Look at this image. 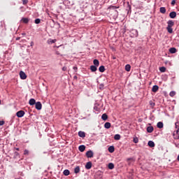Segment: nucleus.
<instances>
[{
  "mask_svg": "<svg viewBox=\"0 0 179 179\" xmlns=\"http://www.w3.org/2000/svg\"><path fill=\"white\" fill-rule=\"evenodd\" d=\"M24 110H19L16 113V115L18 118H22V117L24 116Z\"/></svg>",
  "mask_w": 179,
  "mask_h": 179,
  "instance_id": "nucleus-1",
  "label": "nucleus"
},
{
  "mask_svg": "<svg viewBox=\"0 0 179 179\" xmlns=\"http://www.w3.org/2000/svg\"><path fill=\"white\" fill-rule=\"evenodd\" d=\"M173 139L178 140L179 139V129H178L176 131H175L173 133Z\"/></svg>",
  "mask_w": 179,
  "mask_h": 179,
  "instance_id": "nucleus-2",
  "label": "nucleus"
},
{
  "mask_svg": "<svg viewBox=\"0 0 179 179\" xmlns=\"http://www.w3.org/2000/svg\"><path fill=\"white\" fill-rule=\"evenodd\" d=\"M20 79H22L23 80L27 78V76L26 75V73L22 71L20 72Z\"/></svg>",
  "mask_w": 179,
  "mask_h": 179,
  "instance_id": "nucleus-3",
  "label": "nucleus"
},
{
  "mask_svg": "<svg viewBox=\"0 0 179 179\" xmlns=\"http://www.w3.org/2000/svg\"><path fill=\"white\" fill-rule=\"evenodd\" d=\"M94 156V153H93V151H92V150H88L87 152H86V157L88 158V159H90L92 157H93Z\"/></svg>",
  "mask_w": 179,
  "mask_h": 179,
  "instance_id": "nucleus-4",
  "label": "nucleus"
},
{
  "mask_svg": "<svg viewBox=\"0 0 179 179\" xmlns=\"http://www.w3.org/2000/svg\"><path fill=\"white\" fill-rule=\"evenodd\" d=\"M35 108H36L38 110H41V108H43V105L41 104V102H36V103L35 104Z\"/></svg>",
  "mask_w": 179,
  "mask_h": 179,
  "instance_id": "nucleus-5",
  "label": "nucleus"
},
{
  "mask_svg": "<svg viewBox=\"0 0 179 179\" xmlns=\"http://www.w3.org/2000/svg\"><path fill=\"white\" fill-rule=\"evenodd\" d=\"M177 16V13H176V11H172L169 13V17H171V19H174L176 18Z\"/></svg>",
  "mask_w": 179,
  "mask_h": 179,
  "instance_id": "nucleus-6",
  "label": "nucleus"
},
{
  "mask_svg": "<svg viewBox=\"0 0 179 179\" xmlns=\"http://www.w3.org/2000/svg\"><path fill=\"white\" fill-rule=\"evenodd\" d=\"M153 131H155V128H153V126H149L147 127V132H148V134H152Z\"/></svg>",
  "mask_w": 179,
  "mask_h": 179,
  "instance_id": "nucleus-7",
  "label": "nucleus"
},
{
  "mask_svg": "<svg viewBox=\"0 0 179 179\" xmlns=\"http://www.w3.org/2000/svg\"><path fill=\"white\" fill-rule=\"evenodd\" d=\"M92 162H88L85 165V169L87 170H90V169H92Z\"/></svg>",
  "mask_w": 179,
  "mask_h": 179,
  "instance_id": "nucleus-8",
  "label": "nucleus"
},
{
  "mask_svg": "<svg viewBox=\"0 0 179 179\" xmlns=\"http://www.w3.org/2000/svg\"><path fill=\"white\" fill-rule=\"evenodd\" d=\"M94 66H99L100 65V62H99V59H94L93 61Z\"/></svg>",
  "mask_w": 179,
  "mask_h": 179,
  "instance_id": "nucleus-9",
  "label": "nucleus"
},
{
  "mask_svg": "<svg viewBox=\"0 0 179 179\" xmlns=\"http://www.w3.org/2000/svg\"><path fill=\"white\" fill-rule=\"evenodd\" d=\"M78 150L80 152H85V150H86V146H85V145H81L78 147Z\"/></svg>",
  "mask_w": 179,
  "mask_h": 179,
  "instance_id": "nucleus-10",
  "label": "nucleus"
},
{
  "mask_svg": "<svg viewBox=\"0 0 179 179\" xmlns=\"http://www.w3.org/2000/svg\"><path fill=\"white\" fill-rule=\"evenodd\" d=\"M78 136H80V138H85L86 136V133H85V131H80L78 132Z\"/></svg>",
  "mask_w": 179,
  "mask_h": 179,
  "instance_id": "nucleus-11",
  "label": "nucleus"
},
{
  "mask_svg": "<svg viewBox=\"0 0 179 179\" xmlns=\"http://www.w3.org/2000/svg\"><path fill=\"white\" fill-rule=\"evenodd\" d=\"M104 128H106V129H110V128H111V123L107 122L104 124Z\"/></svg>",
  "mask_w": 179,
  "mask_h": 179,
  "instance_id": "nucleus-12",
  "label": "nucleus"
},
{
  "mask_svg": "<svg viewBox=\"0 0 179 179\" xmlns=\"http://www.w3.org/2000/svg\"><path fill=\"white\" fill-rule=\"evenodd\" d=\"M56 42H57V39H51V38H50V39L48 40V44H49V45L54 44Z\"/></svg>",
  "mask_w": 179,
  "mask_h": 179,
  "instance_id": "nucleus-13",
  "label": "nucleus"
},
{
  "mask_svg": "<svg viewBox=\"0 0 179 179\" xmlns=\"http://www.w3.org/2000/svg\"><path fill=\"white\" fill-rule=\"evenodd\" d=\"M157 90H159V86L158 85H153L152 88V92H153V93H156V92H157Z\"/></svg>",
  "mask_w": 179,
  "mask_h": 179,
  "instance_id": "nucleus-14",
  "label": "nucleus"
},
{
  "mask_svg": "<svg viewBox=\"0 0 179 179\" xmlns=\"http://www.w3.org/2000/svg\"><path fill=\"white\" fill-rule=\"evenodd\" d=\"M108 150L110 153H114V151L115 150V148H114V146L110 145L108 148Z\"/></svg>",
  "mask_w": 179,
  "mask_h": 179,
  "instance_id": "nucleus-15",
  "label": "nucleus"
},
{
  "mask_svg": "<svg viewBox=\"0 0 179 179\" xmlns=\"http://www.w3.org/2000/svg\"><path fill=\"white\" fill-rule=\"evenodd\" d=\"M169 52L171 54H176L177 52V49L176 48H171L169 49Z\"/></svg>",
  "mask_w": 179,
  "mask_h": 179,
  "instance_id": "nucleus-16",
  "label": "nucleus"
},
{
  "mask_svg": "<svg viewBox=\"0 0 179 179\" xmlns=\"http://www.w3.org/2000/svg\"><path fill=\"white\" fill-rule=\"evenodd\" d=\"M36 99H29V104L30 106H34V104H36Z\"/></svg>",
  "mask_w": 179,
  "mask_h": 179,
  "instance_id": "nucleus-17",
  "label": "nucleus"
},
{
  "mask_svg": "<svg viewBox=\"0 0 179 179\" xmlns=\"http://www.w3.org/2000/svg\"><path fill=\"white\" fill-rule=\"evenodd\" d=\"M148 145L150 148H155V142H153V141H149Z\"/></svg>",
  "mask_w": 179,
  "mask_h": 179,
  "instance_id": "nucleus-18",
  "label": "nucleus"
},
{
  "mask_svg": "<svg viewBox=\"0 0 179 179\" xmlns=\"http://www.w3.org/2000/svg\"><path fill=\"white\" fill-rule=\"evenodd\" d=\"M108 119V116L107 115V114L103 113L101 116V120H103V121H107Z\"/></svg>",
  "mask_w": 179,
  "mask_h": 179,
  "instance_id": "nucleus-19",
  "label": "nucleus"
},
{
  "mask_svg": "<svg viewBox=\"0 0 179 179\" xmlns=\"http://www.w3.org/2000/svg\"><path fill=\"white\" fill-rule=\"evenodd\" d=\"M80 172V167L79 166H77L75 169H74V173L75 174H78V173Z\"/></svg>",
  "mask_w": 179,
  "mask_h": 179,
  "instance_id": "nucleus-20",
  "label": "nucleus"
},
{
  "mask_svg": "<svg viewBox=\"0 0 179 179\" xmlns=\"http://www.w3.org/2000/svg\"><path fill=\"white\" fill-rule=\"evenodd\" d=\"M90 71L92 72H96V71H97V66L94 65L90 66Z\"/></svg>",
  "mask_w": 179,
  "mask_h": 179,
  "instance_id": "nucleus-21",
  "label": "nucleus"
},
{
  "mask_svg": "<svg viewBox=\"0 0 179 179\" xmlns=\"http://www.w3.org/2000/svg\"><path fill=\"white\" fill-rule=\"evenodd\" d=\"M99 104L98 103H95L94 106V110L95 111H96L97 113H100V108H98Z\"/></svg>",
  "mask_w": 179,
  "mask_h": 179,
  "instance_id": "nucleus-22",
  "label": "nucleus"
},
{
  "mask_svg": "<svg viewBox=\"0 0 179 179\" xmlns=\"http://www.w3.org/2000/svg\"><path fill=\"white\" fill-rule=\"evenodd\" d=\"M63 174H64V176H69V174H71V171H69V169H65L63 171Z\"/></svg>",
  "mask_w": 179,
  "mask_h": 179,
  "instance_id": "nucleus-23",
  "label": "nucleus"
},
{
  "mask_svg": "<svg viewBox=\"0 0 179 179\" xmlns=\"http://www.w3.org/2000/svg\"><path fill=\"white\" fill-rule=\"evenodd\" d=\"M167 23H168V27H173V26H174V21L173 20H169Z\"/></svg>",
  "mask_w": 179,
  "mask_h": 179,
  "instance_id": "nucleus-24",
  "label": "nucleus"
},
{
  "mask_svg": "<svg viewBox=\"0 0 179 179\" xmlns=\"http://www.w3.org/2000/svg\"><path fill=\"white\" fill-rule=\"evenodd\" d=\"M157 128H159V129H162V128H163V127H164L163 122H159L157 124Z\"/></svg>",
  "mask_w": 179,
  "mask_h": 179,
  "instance_id": "nucleus-25",
  "label": "nucleus"
},
{
  "mask_svg": "<svg viewBox=\"0 0 179 179\" xmlns=\"http://www.w3.org/2000/svg\"><path fill=\"white\" fill-rule=\"evenodd\" d=\"M173 27H166V30L168 33H170V34H173Z\"/></svg>",
  "mask_w": 179,
  "mask_h": 179,
  "instance_id": "nucleus-26",
  "label": "nucleus"
},
{
  "mask_svg": "<svg viewBox=\"0 0 179 179\" xmlns=\"http://www.w3.org/2000/svg\"><path fill=\"white\" fill-rule=\"evenodd\" d=\"M115 141H120L121 139V135L120 134H115L114 136Z\"/></svg>",
  "mask_w": 179,
  "mask_h": 179,
  "instance_id": "nucleus-27",
  "label": "nucleus"
},
{
  "mask_svg": "<svg viewBox=\"0 0 179 179\" xmlns=\"http://www.w3.org/2000/svg\"><path fill=\"white\" fill-rule=\"evenodd\" d=\"M99 72H104L106 71V67H104V66H100L99 68Z\"/></svg>",
  "mask_w": 179,
  "mask_h": 179,
  "instance_id": "nucleus-28",
  "label": "nucleus"
},
{
  "mask_svg": "<svg viewBox=\"0 0 179 179\" xmlns=\"http://www.w3.org/2000/svg\"><path fill=\"white\" fill-rule=\"evenodd\" d=\"M132 34H134V37H138V31L136 29H133L131 31Z\"/></svg>",
  "mask_w": 179,
  "mask_h": 179,
  "instance_id": "nucleus-29",
  "label": "nucleus"
},
{
  "mask_svg": "<svg viewBox=\"0 0 179 179\" xmlns=\"http://www.w3.org/2000/svg\"><path fill=\"white\" fill-rule=\"evenodd\" d=\"M22 22L23 23H25V24H27V23H29V18L22 17Z\"/></svg>",
  "mask_w": 179,
  "mask_h": 179,
  "instance_id": "nucleus-30",
  "label": "nucleus"
},
{
  "mask_svg": "<svg viewBox=\"0 0 179 179\" xmlns=\"http://www.w3.org/2000/svg\"><path fill=\"white\" fill-rule=\"evenodd\" d=\"M125 71H127V72H129L131 71V65L127 64L125 66Z\"/></svg>",
  "mask_w": 179,
  "mask_h": 179,
  "instance_id": "nucleus-31",
  "label": "nucleus"
},
{
  "mask_svg": "<svg viewBox=\"0 0 179 179\" xmlns=\"http://www.w3.org/2000/svg\"><path fill=\"white\" fill-rule=\"evenodd\" d=\"M159 12H161V13H163V14L166 13V8L165 7H161L159 8Z\"/></svg>",
  "mask_w": 179,
  "mask_h": 179,
  "instance_id": "nucleus-32",
  "label": "nucleus"
},
{
  "mask_svg": "<svg viewBox=\"0 0 179 179\" xmlns=\"http://www.w3.org/2000/svg\"><path fill=\"white\" fill-rule=\"evenodd\" d=\"M108 167L109 170H113L114 169V164L109 163Z\"/></svg>",
  "mask_w": 179,
  "mask_h": 179,
  "instance_id": "nucleus-33",
  "label": "nucleus"
},
{
  "mask_svg": "<svg viewBox=\"0 0 179 179\" xmlns=\"http://www.w3.org/2000/svg\"><path fill=\"white\" fill-rule=\"evenodd\" d=\"M19 156H20V154H19L17 152L15 151L14 152L13 159H16V158L19 157Z\"/></svg>",
  "mask_w": 179,
  "mask_h": 179,
  "instance_id": "nucleus-34",
  "label": "nucleus"
},
{
  "mask_svg": "<svg viewBox=\"0 0 179 179\" xmlns=\"http://www.w3.org/2000/svg\"><path fill=\"white\" fill-rule=\"evenodd\" d=\"M169 96L171 97H174L176 96V91H171L170 93H169Z\"/></svg>",
  "mask_w": 179,
  "mask_h": 179,
  "instance_id": "nucleus-35",
  "label": "nucleus"
},
{
  "mask_svg": "<svg viewBox=\"0 0 179 179\" xmlns=\"http://www.w3.org/2000/svg\"><path fill=\"white\" fill-rule=\"evenodd\" d=\"M159 71H160V72H162V73L166 72V67H164V66L160 67Z\"/></svg>",
  "mask_w": 179,
  "mask_h": 179,
  "instance_id": "nucleus-36",
  "label": "nucleus"
},
{
  "mask_svg": "<svg viewBox=\"0 0 179 179\" xmlns=\"http://www.w3.org/2000/svg\"><path fill=\"white\" fill-rule=\"evenodd\" d=\"M133 142L134 143H138V142H139V138H138V137L134 138Z\"/></svg>",
  "mask_w": 179,
  "mask_h": 179,
  "instance_id": "nucleus-37",
  "label": "nucleus"
},
{
  "mask_svg": "<svg viewBox=\"0 0 179 179\" xmlns=\"http://www.w3.org/2000/svg\"><path fill=\"white\" fill-rule=\"evenodd\" d=\"M41 22V20H40V18H37L35 20L36 24H40Z\"/></svg>",
  "mask_w": 179,
  "mask_h": 179,
  "instance_id": "nucleus-38",
  "label": "nucleus"
},
{
  "mask_svg": "<svg viewBox=\"0 0 179 179\" xmlns=\"http://www.w3.org/2000/svg\"><path fill=\"white\" fill-rule=\"evenodd\" d=\"M127 10H128L129 12H131V5H129V3H127Z\"/></svg>",
  "mask_w": 179,
  "mask_h": 179,
  "instance_id": "nucleus-39",
  "label": "nucleus"
},
{
  "mask_svg": "<svg viewBox=\"0 0 179 179\" xmlns=\"http://www.w3.org/2000/svg\"><path fill=\"white\" fill-rule=\"evenodd\" d=\"M29 2V0H22L23 5H27V3Z\"/></svg>",
  "mask_w": 179,
  "mask_h": 179,
  "instance_id": "nucleus-40",
  "label": "nucleus"
},
{
  "mask_svg": "<svg viewBox=\"0 0 179 179\" xmlns=\"http://www.w3.org/2000/svg\"><path fill=\"white\" fill-rule=\"evenodd\" d=\"M74 72H78V66H75L73 67Z\"/></svg>",
  "mask_w": 179,
  "mask_h": 179,
  "instance_id": "nucleus-41",
  "label": "nucleus"
},
{
  "mask_svg": "<svg viewBox=\"0 0 179 179\" xmlns=\"http://www.w3.org/2000/svg\"><path fill=\"white\" fill-rule=\"evenodd\" d=\"M173 144L175 145L176 148H178V149H179V143L173 142Z\"/></svg>",
  "mask_w": 179,
  "mask_h": 179,
  "instance_id": "nucleus-42",
  "label": "nucleus"
},
{
  "mask_svg": "<svg viewBox=\"0 0 179 179\" xmlns=\"http://www.w3.org/2000/svg\"><path fill=\"white\" fill-rule=\"evenodd\" d=\"M3 124H5V121L1 120L0 121V127H2V125H3Z\"/></svg>",
  "mask_w": 179,
  "mask_h": 179,
  "instance_id": "nucleus-43",
  "label": "nucleus"
},
{
  "mask_svg": "<svg viewBox=\"0 0 179 179\" xmlns=\"http://www.w3.org/2000/svg\"><path fill=\"white\" fill-rule=\"evenodd\" d=\"M24 155H29V151H28V150H24Z\"/></svg>",
  "mask_w": 179,
  "mask_h": 179,
  "instance_id": "nucleus-44",
  "label": "nucleus"
},
{
  "mask_svg": "<svg viewBox=\"0 0 179 179\" xmlns=\"http://www.w3.org/2000/svg\"><path fill=\"white\" fill-rule=\"evenodd\" d=\"M120 7H117L116 6H111V8L112 9H118Z\"/></svg>",
  "mask_w": 179,
  "mask_h": 179,
  "instance_id": "nucleus-45",
  "label": "nucleus"
},
{
  "mask_svg": "<svg viewBox=\"0 0 179 179\" xmlns=\"http://www.w3.org/2000/svg\"><path fill=\"white\" fill-rule=\"evenodd\" d=\"M171 5H172L173 6H174L176 5V0H173V1H171Z\"/></svg>",
  "mask_w": 179,
  "mask_h": 179,
  "instance_id": "nucleus-46",
  "label": "nucleus"
},
{
  "mask_svg": "<svg viewBox=\"0 0 179 179\" xmlns=\"http://www.w3.org/2000/svg\"><path fill=\"white\" fill-rule=\"evenodd\" d=\"M110 48L112 49L113 51H115V48H114V46H110Z\"/></svg>",
  "mask_w": 179,
  "mask_h": 179,
  "instance_id": "nucleus-47",
  "label": "nucleus"
},
{
  "mask_svg": "<svg viewBox=\"0 0 179 179\" xmlns=\"http://www.w3.org/2000/svg\"><path fill=\"white\" fill-rule=\"evenodd\" d=\"M66 69H67L66 66L62 67V71H66Z\"/></svg>",
  "mask_w": 179,
  "mask_h": 179,
  "instance_id": "nucleus-48",
  "label": "nucleus"
},
{
  "mask_svg": "<svg viewBox=\"0 0 179 179\" xmlns=\"http://www.w3.org/2000/svg\"><path fill=\"white\" fill-rule=\"evenodd\" d=\"M129 160H134V158H127V161L129 162Z\"/></svg>",
  "mask_w": 179,
  "mask_h": 179,
  "instance_id": "nucleus-49",
  "label": "nucleus"
},
{
  "mask_svg": "<svg viewBox=\"0 0 179 179\" xmlns=\"http://www.w3.org/2000/svg\"><path fill=\"white\" fill-rule=\"evenodd\" d=\"M73 79H75L76 80H78V76H74Z\"/></svg>",
  "mask_w": 179,
  "mask_h": 179,
  "instance_id": "nucleus-50",
  "label": "nucleus"
},
{
  "mask_svg": "<svg viewBox=\"0 0 179 179\" xmlns=\"http://www.w3.org/2000/svg\"><path fill=\"white\" fill-rule=\"evenodd\" d=\"M15 150H17V151H20V149L19 148H14Z\"/></svg>",
  "mask_w": 179,
  "mask_h": 179,
  "instance_id": "nucleus-51",
  "label": "nucleus"
},
{
  "mask_svg": "<svg viewBox=\"0 0 179 179\" xmlns=\"http://www.w3.org/2000/svg\"><path fill=\"white\" fill-rule=\"evenodd\" d=\"M112 59H117V57H115V56H112Z\"/></svg>",
  "mask_w": 179,
  "mask_h": 179,
  "instance_id": "nucleus-52",
  "label": "nucleus"
},
{
  "mask_svg": "<svg viewBox=\"0 0 179 179\" xmlns=\"http://www.w3.org/2000/svg\"><path fill=\"white\" fill-rule=\"evenodd\" d=\"M15 40H16V41L20 40V37H17V38H15Z\"/></svg>",
  "mask_w": 179,
  "mask_h": 179,
  "instance_id": "nucleus-53",
  "label": "nucleus"
},
{
  "mask_svg": "<svg viewBox=\"0 0 179 179\" xmlns=\"http://www.w3.org/2000/svg\"><path fill=\"white\" fill-rule=\"evenodd\" d=\"M56 54H57V55H59V52L57 51Z\"/></svg>",
  "mask_w": 179,
  "mask_h": 179,
  "instance_id": "nucleus-54",
  "label": "nucleus"
},
{
  "mask_svg": "<svg viewBox=\"0 0 179 179\" xmlns=\"http://www.w3.org/2000/svg\"><path fill=\"white\" fill-rule=\"evenodd\" d=\"M168 62H169V61H166V62H165V64H167Z\"/></svg>",
  "mask_w": 179,
  "mask_h": 179,
  "instance_id": "nucleus-55",
  "label": "nucleus"
},
{
  "mask_svg": "<svg viewBox=\"0 0 179 179\" xmlns=\"http://www.w3.org/2000/svg\"><path fill=\"white\" fill-rule=\"evenodd\" d=\"M176 127H177V123H175Z\"/></svg>",
  "mask_w": 179,
  "mask_h": 179,
  "instance_id": "nucleus-56",
  "label": "nucleus"
},
{
  "mask_svg": "<svg viewBox=\"0 0 179 179\" xmlns=\"http://www.w3.org/2000/svg\"><path fill=\"white\" fill-rule=\"evenodd\" d=\"M26 34H22V36H24Z\"/></svg>",
  "mask_w": 179,
  "mask_h": 179,
  "instance_id": "nucleus-57",
  "label": "nucleus"
},
{
  "mask_svg": "<svg viewBox=\"0 0 179 179\" xmlns=\"http://www.w3.org/2000/svg\"><path fill=\"white\" fill-rule=\"evenodd\" d=\"M129 165H131V162H129Z\"/></svg>",
  "mask_w": 179,
  "mask_h": 179,
  "instance_id": "nucleus-58",
  "label": "nucleus"
},
{
  "mask_svg": "<svg viewBox=\"0 0 179 179\" xmlns=\"http://www.w3.org/2000/svg\"><path fill=\"white\" fill-rule=\"evenodd\" d=\"M57 48H59V46H57Z\"/></svg>",
  "mask_w": 179,
  "mask_h": 179,
  "instance_id": "nucleus-59",
  "label": "nucleus"
},
{
  "mask_svg": "<svg viewBox=\"0 0 179 179\" xmlns=\"http://www.w3.org/2000/svg\"><path fill=\"white\" fill-rule=\"evenodd\" d=\"M153 104V106H155V103H152Z\"/></svg>",
  "mask_w": 179,
  "mask_h": 179,
  "instance_id": "nucleus-60",
  "label": "nucleus"
},
{
  "mask_svg": "<svg viewBox=\"0 0 179 179\" xmlns=\"http://www.w3.org/2000/svg\"><path fill=\"white\" fill-rule=\"evenodd\" d=\"M0 104H1V100H0Z\"/></svg>",
  "mask_w": 179,
  "mask_h": 179,
  "instance_id": "nucleus-61",
  "label": "nucleus"
}]
</instances>
